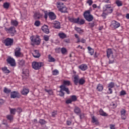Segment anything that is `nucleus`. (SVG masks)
<instances>
[{"instance_id": "nucleus-16", "label": "nucleus", "mask_w": 129, "mask_h": 129, "mask_svg": "<svg viewBox=\"0 0 129 129\" xmlns=\"http://www.w3.org/2000/svg\"><path fill=\"white\" fill-rule=\"evenodd\" d=\"M59 87H61V89H62V90L63 91H66V92H67V93L68 94H70V91L69 89L68 88V87H67L64 85L60 86Z\"/></svg>"}, {"instance_id": "nucleus-60", "label": "nucleus", "mask_w": 129, "mask_h": 129, "mask_svg": "<svg viewBox=\"0 0 129 129\" xmlns=\"http://www.w3.org/2000/svg\"><path fill=\"white\" fill-rule=\"evenodd\" d=\"M60 47H57L55 48V51L56 53H59L60 52Z\"/></svg>"}, {"instance_id": "nucleus-5", "label": "nucleus", "mask_w": 129, "mask_h": 129, "mask_svg": "<svg viewBox=\"0 0 129 129\" xmlns=\"http://www.w3.org/2000/svg\"><path fill=\"white\" fill-rule=\"evenodd\" d=\"M4 44L7 47H11L14 44V39L13 38H7L4 40Z\"/></svg>"}, {"instance_id": "nucleus-4", "label": "nucleus", "mask_w": 129, "mask_h": 129, "mask_svg": "<svg viewBox=\"0 0 129 129\" xmlns=\"http://www.w3.org/2000/svg\"><path fill=\"white\" fill-rule=\"evenodd\" d=\"M43 65V62L41 61H33L32 62V68L35 70H40Z\"/></svg>"}, {"instance_id": "nucleus-11", "label": "nucleus", "mask_w": 129, "mask_h": 129, "mask_svg": "<svg viewBox=\"0 0 129 129\" xmlns=\"http://www.w3.org/2000/svg\"><path fill=\"white\" fill-rule=\"evenodd\" d=\"M19 96V93L17 91H13L11 93V97L15 99L18 98Z\"/></svg>"}, {"instance_id": "nucleus-12", "label": "nucleus", "mask_w": 129, "mask_h": 129, "mask_svg": "<svg viewBox=\"0 0 129 129\" xmlns=\"http://www.w3.org/2000/svg\"><path fill=\"white\" fill-rule=\"evenodd\" d=\"M32 55L35 58H39L41 56L40 52L38 50H35L32 52Z\"/></svg>"}, {"instance_id": "nucleus-10", "label": "nucleus", "mask_w": 129, "mask_h": 129, "mask_svg": "<svg viewBox=\"0 0 129 129\" xmlns=\"http://www.w3.org/2000/svg\"><path fill=\"white\" fill-rule=\"evenodd\" d=\"M111 26L114 29H117V28L120 26V23H118L117 21H115V20H113L111 22Z\"/></svg>"}, {"instance_id": "nucleus-3", "label": "nucleus", "mask_w": 129, "mask_h": 129, "mask_svg": "<svg viewBox=\"0 0 129 129\" xmlns=\"http://www.w3.org/2000/svg\"><path fill=\"white\" fill-rule=\"evenodd\" d=\"M57 7L59 11L61 13L67 12V8L63 5L62 2H57Z\"/></svg>"}, {"instance_id": "nucleus-58", "label": "nucleus", "mask_w": 129, "mask_h": 129, "mask_svg": "<svg viewBox=\"0 0 129 129\" xmlns=\"http://www.w3.org/2000/svg\"><path fill=\"white\" fill-rule=\"evenodd\" d=\"M97 120V119L94 116L92 117V121L93 122V123H95Z\"/></svg>"}, {"instance_id": "nucleus-8", "label": "nucleus", "mask_w": 129, "mask_h": 129, "mask_svg": "<svg viewBox=\"0 0 129 129\" xmlns=\"http://www.w3.org/2000/svg\"><path fill=\"white\" fill-rule=\"evenodd\" d=\"M8 63L10 64L12 67H15L16 66V62L14 58H12V57H9L7 59Z\"/></svg>"}, {"instance_id": "nucleus-35", "label": "nucleus", "mask_w": 129, "mask_h": 129, "mask_svg": "<svg viewBox=\"0 0 129 129\" xmlns=\"http://www.w3.org/2000/svg\"><path fill=\"white\" fill-rule=\"evenodd\" d=\"M114 62V58L113 57V54H112V56H111L110 58H109V64H112Z\"/></svg>"}, {"instance_id": "nucleus-62", "label": "nucleus", "mask_w": 129, "mask_h": 129, "mask_svg": "<svg viewBox=\"0 0 129 129\" xmlns=\"http://www.w3.org/2000/svg\"><path fill=\"white\" fill-rule=\"evenodd\" d=\"M121 118L123 120H125V119L126 118V117L125 116V114H124L123 115H121Z\"/></svg>"}, {"instance_id": "nucleus-46", "label": "nucleus", "mask_w": 129, "mask_h": 129, "mask_svg": "<svg viewBox=\"0 0 129 129\" xmlns=\"http://www.w3.org/2000/svg\"><path fill=\"white\" fill-rule=\"evenodd\" d=\"M71 98L72 102L76 101L77 99V96L75 95L71 96Z\"/></svg>"}, {"instance_id": "nucleus-6", "label": "nucleus", "mask_w": 129, "mask_h": 129, "mask_svg": "<svg viewBox=\"0 0 129 129\" xmlns=\"http://www.w3.org/2000/svg\"><path fill=\"white\" fill-rule=\"evenodd\" d=\"M31 39L32 42L36 44H39L41 42V39H40L38 35H36V36H32Z\"/></svg>"}, {"instance_id": "nucleus-37", "label": "nucleus", "mask_w": 129, "mask_h": 129, "mask_svg": "<svg viewBox=\"0 0 129 129\" xmlns=\"http://www.w3.org/2000/svg\"><path fill=\"white\" fill-rule=\"evenodd\" d=\"M4 92L5 93H10L11 92V90L10 89L7 88V87H5L4 90Z\"/></svg>"}, {"instance_id": "nucleus-7", "label": "nucleus", "mask_w": 129, "mask_h": 129, "mask_svg": "<svg viewBox=\"0 0 129 129\" xmlns=\"http://www.w3.org/2000/svg\"><path fill=\"white\" fill-rule=\"evenodd\" d=\"M5 30L11 34L12 35H14L15 33H16V29L14 26H12L11 27L8 29L7 28H5Z\"/></svg>"}, {"instance_id": "nucleus-63", "label": "nucleus", "mask_w": 129, "mask_h": 129, "mask_svg": "<svg viewBox=\"0 0 129 129\" xmlns=\"http://www.w3.org/2000/svg\"><path fill=\"white\" fill-rule=\"evenodd\" d=\"M115 125H113V124H110V129H115Z\"/></svg>"}, {"instance_id": "nucleus-39", "label": "nucleus", "mask_w": 129, "mask_h": 129, "mask_svg": "<svg viewBox=\"0 0 129 129\" xmlns=\"http://www.w3.org/2000/svg\"><path fill=\"white\" fill-rule=\"evenodd\" d=\"M59 74V71L57 70V69H55V70H53L52 71V75H53V76H57V75Z\"/></svg>"}, {"instance_id": "nucleus-57", "label": "nucleus", "mask_w": 129, "mask_h": 129, "mask_svg": "<svg viewBox=\"0 0 129 129\" xmlns=\"http://www.w3.org/2000/svg\"><path fill=\"white\" fill-rule=\"evenodd\" d=\"M66 102L67 104L72 103V98L71 99H68V100H67Z\"/></svg>"}, {"instance_id": "nucleus-34", "label": "nucleus", "mask_w": 129, "mask_h": 129, "mask_svg": "<svg viewBox=\"0 0 129 129\" xmlns=\"http://www.w3.org/2000/svg\"><path fill=\"white\" fill-rule=\"evenodd\" d=\"M85 83V80L84 78H82L80 79L79 80V84L81 85L84 84Z\"/></svg>"}, {"instance_id": "nucleus-52", "label": "nucleus", "mask_w": 129, "mask_h": 129, "mask_svg": "<svg viewBox=\"0 0 129 129\" xmlns=\"http://www.w3.org/2000/svg\"><path fill=\"white\" fill-rule=\"evenodd\" d=\"M87 4H89V6H92V4L93 3V2L92 0H88L87 2Z\"/></svg>"}, {"instance_id": "nucleus-25", "label": "nucleus", "mask_w": 129, "mask_h": 129, "mask_svg": "<svg viewBox=\"0 0 129 129\" xmlns=\"http://www.w3.org/2000/svg\"><path fill=\"white\" fill-rule=\"evenodd\" d=\"M60 50L62 55H66L68 53V50L65 47H62L60 49Z\"/></svg>"}, {"instance_id": "nucleus-14", "label": "nucleus", "mask_w": 129, "mask_h": 129, "mask_svg": "<svg viewBox=\"0 0 129 129\" xmlns=\"http://www.w3.org/2000/svg\"><path fill=\"white\" fill-rule=\"evenodd\" d=\"M42 30L43 32H44L46 34L49 33V29H48V27L46 26V25H45L44 26H42Z\"/></svg>"}, {"instance_id": "nucleus-30", "label": "nucleus", "mask_w": 129, "mask_h": 129, "mask_svg": "<svg viewBox=\"0 0 129 129\" xmlns=\"http://www.w3.org/2000/svg\"><path fill=\"white\" fill-rule=\"evenodd\" d=\"M48 61L49 62H55V59L51 55L49 54L48 55Z\"/></svg>"}, {"instance_id": "nucleus-15", "label": "nucleus", "mask_w": 129, "mask_h": 129, "mask_svg": "<svg viewBox=\"0 0 129 129\" xmlns=\"http://www.w3.org/2000/svg\"><path fill=\"white\" fill-rule=\"evenodd\" d=\"M48 17L51 20H55V19H56V16L53 12H49L48 14Z\"/></svg>"}, {"instance_id": "nucleus-24", "label": "nucleus", "mask_w": 129, "mask_h": 129, "mask_svg": "<svg viewBox=\"0 0 129 129\" xmlns=\"http://www.w3.org/2000/svg\"><path fill=\"white\" fill-rule=\"evenodd\" d=\"M29 92V90L28 89L24 88L22 90V94H23V95H27V94H28Z\"/></svg>"}, {"instance_id": "nucleus-19", "label": "nucleus", "mask_w": 129, "mask_h": 129, "mask_svg": "<svg viewBox=\"0 0 129 129\" xmlns=\"http://www.w3.org/2000/svg\"><path fill=\"white\" fill-rule=\"evenodd\" d=\"M106 52H107V57L109 58V56H113V52L111 49H110V48L107 49Z\"/></svg>"}, {"instance_id": "nucleus-21", "label": "nucleus", "mask_w": 129, "mask_h": 129, "mask_svg": "<svg viewBox=\"0 0 129 129\" xmlns=\"http://www.w3.org/2000/svg\"><path fill=\"white\" fill-rule=\"evenodd\" d=\"M74 111L76 114H80L81 113V110L79 107H75Z\"/></svg>"}, {"instance_id": "nucleus-49", "label": "nucleus", "mask_w": 129, "mask_h": 129, "mask_svg": "<svg viewBox=\"0 0 129 129\" xmlns=\"http://www.w3.org/2000/svg\"><path fill=\"white\" fill-rule=\"evenodd\" d=\"M79 116H80V118L81 119L84 118V117H85V114H84V113H81V112L79 114Z\"/></svg>"}, {"instance_id": "nucleus-45", "label": "nucleus", "mask_w": 129, "mask_h": 129, "mask_svg": "<svg viewBox=\"0 0 129 129\" xmlns=\"http://www.w3.org/2000/svg\"><path fill=\"white\" fill-rule=\"evenodd\" d=\"M7 118L8 119V120H10L11 121H12V120H13V116L11 114H10L9 115H7Z\"/></svg>"}, {"instance_id": "nucleus-13", "label": "nucleus", "mask_w": 129, "mask_h": 129, "mask_svg": "<svg viewBox=\"0 0 129 129\" xmlns=\"http://www.w3.org/2000/svg\"><path fill=\"white\" fill-rule=\"evenodd\" d=\"M29 75V72L28 69H24L23 70L22 75V77L25 78V76H26V77H28Z\"/></svg>"}, {"instance_id": "nucleus-59", "label": "nucleus", "mask_w": 129, "mask_h": 129, "mask_svg": "<svg viewBox=\"0 0 129 129\" xmlns=\"http://www.w3.org/2000/svg\"><path fill=\"white\" fill-rule=\"evenodd\" d=\"M89 26H90L91 27H94V26H95L94 22H92V23H89Z\"/></svg>"}, {"instance_id": "nucleus-55", "label": "nucleus", "mask_w": 129, "mask_h": 129, "mask_svg": "<svg viewBox=\"0 0 129 129\" xmlns=\"http://www.w3.org/2000/svg\"><path fill=\"white\" fill-rule=\"evenodd\" d=\"M56 114H57V113L56 112V111H54L52 112L51 113L52 117H55Z\"/></svg>"}, {"instance_id": "nucleus-22", "label": "nucleus", "mask_w": 129, "mask_h": 129, "mask_svg": "<svg viewBox=\"0 0 129 129\" xmlns=\"http://www.w3.org/2000/svg\"><path fill=\"white\" fill-rule=\"evenodd\" d=\"M75 29L79 34H82L84 32L83 29H81V28L77 27V26H75Z\"/></svg>"}, {"instance_id": "nucleus-9", "label": "nucleus", "mask_w": 129, "mask_h": 129, "mask_svg": "<svg viewBox=\"0 0 129 129\" xmlns=\"http://www.w3.org/2000/svg\"><path fill=\"white\" fill-rule=\"evenodd\" d=\"M21 48L20 47H17L15 49V56H16V57H20L22 56V52H21Z\"/></svg>"}, {"instance_id": "nucleus-26", "label": "nucleus", "mask_w": 129, "mask_h": 129, "mask_svg": "<svg viewBox=\"0 0 129 129\" xmlns=\"http://www.w3.org/2000/svg\"><path fill=\"white\" fill-rule=\"evenodd\" d=\"M115 3L116 4L117 7H121L123 5L122 2L120 0H116L115 1Z\"/></svg>"}, {"instance_id": "nucleus-28", "label": "nucleus", "mask_w": 129, "mask_h": 129, "mask_svg": "<svg viewBox=\"0 0 129 129\" xmlns=\"http://www.w3.org/2000/svg\"><path fill=\"white\" fill-rule=\"evenodd\" d=\"M88 50H89V53L91 55H93V53H94V49L90 47V46H88Z\"/></svg>"}, {"instance_id": "nucleus-56", "label": "nucleus", "mask_w": 129, "mask_h": 129, "mask_svg": "<svg viewBox=\"0 0 129 129\" xmlns=\"http://www.w3.org/2000/svg\"><path fill=\"white\" fill-rule=\"evenodd\" d=\"M120 96H123V95H125L126 94V92L124 91V90H122L121 92H120Z\"/></svg>"}, {"instance_id": "nucleus-31", "label": "nucleus", "mask_w": 129, "mask_h": 129, "mask_svg": "<svg viewBox=\"0 0 129 129\" xmlns=\"http://www.w3.org/2000/svg\"><path fill=\"white\" fill-rule=\"evenodd\" d=\"M97 89L98 90V91H102V90H103V86L102 84H99L97 86Z\"/></svg>"}, {"instance_id": "nucleus-23", "label": "nucleus", "mask_w": 129, "mask_h": 129, "mask_svg": "<svg viewBox=\"0 0 129 129\" xmlns=\"http://www.w3.org/2000/svg\"><path fill=\"white\" fill-rule=\"evenodd\" d=\"M25 61L24 59L18 60V64L20 67H24L25 66Z\"/></svg>"}, {"instance_id": "nucleus-48", "label": "nucleus", "mask_w": 129, "mask_h": 129, "mask_svg": "<svg viewBox=\"0 0 129 129\" xmlns=\"http://www.w3.org/2000/svg\"><path fill=\"white\" fill-rule=\"evenodd\" d=\"M43 38L45 41H48L49 40V36H48V35H44V36H43Z\"/></svg>"}, {"instance_id": "nucleus-64", "label": "nucleus", "mask_w": 129, "mask_h": 129, "mask_svg": "<svg viewBox=\"0 0 129 129\" xmlns=\"http://www.w3.org/2000/svg\"><path fill=\"white\" fill-rule=\"evenodd\" d=\"M81 42L85 43L86 42V40L84 39V38H82V39L81 40Z\"/></svg>"}, {"instance_id": "nucleus-20", "label": "nucleus", "mask_w": 129, "mask_h": 129, "mask_svg": "<svg viewBox=\"0 0 129 129\" xmlns=\"http://www.w3.org/2000/svg\"><path fill=\"white\" fill-rule=\"evenodd\" d=\"M74 83L76 85H78V84L79 83V76L78 75H75L74 77Z\"/></svg>"}, {"instance_id": "nucleus-51", "label": "nucleus", "mask_w": 129, "mask_h": 129, "mask_svg": "<svg viewBox=\"0 0 129 129\" xmlns=\"http://www.w3.org/2000/svg\"><path fill=\"white\" fill-rule=\"evenodd\" d=\"M111 5H105L106 9L104 10V12L107 13V10L110 9Z\"/></svg>"}, {"instance_id": "nucleus-29", "label": "nucleus", "mask_w": 129, "mask_h": 129, "mask_svg": "<svg viewBox=\"0 0 129 129\" xmlns=\"http://www.w3.org/2000/svg\"><path fill=\"white\" fill-rule=\"evenodd\" d=\"M58 36L60 38L63 39L67 38V35L63 32H61L60 33L58 34Z\"/></svg>"}, {"instance_id": "nucleus-18", "label": "nucleus", "mask_w": 129, "mask_h": 129, "mask_svg": "<svg viewBox=\"0 0 129 129\" xmlns=\"http://www.w3.org/2000/svg\"><path fill=\"white\" fill-rule=\"evenodd\" d=\"M54 29H60V23L58 21H55L53 23Z\"/></svg>"}, {"instance_id": "nucleus-47", "label": "nucleus", "mask_w": 129, "mask_h": 129, "mask_svg": "<svg viewBox=\"0 0 129 129\" xmlns=\"http://www.w3.org/2000/svg\"><path fill=\"white\" fill-rule=\"evenodd\" d=\"M9 6L10 4L8 3L4 4V7L5 8V9H9Z\"/></svg>"}, {"instance_id": "nucleus-17", "label": "nucleus", "mask_w": 129, "mask_h": 129, "mask_svg": "<svg viewBox=\"0 0 129 129\" xmlns=\"http://www.w3.org/2000/svg\"><path fill=\"white\" fill-rule=\"evenodd\" d=\"M79 68L82 71H85L88 68L87 64H82L81 66H79Z\"/></svg>"}, {"instance_id": "nucleus-44", "label": "nucleus", "mask_w": 129, "mask_h": 129, "mask_svg": "<svg viewBox=\"0 0 129 129\" xmlns=\"http://www.w3.org/2000/svg\"><path fill=\"white\" fill-rule=\"evenodd\" d=\"M39 123H40V124L43 125L46 123V121H45V120L43 119H40V120H39Z\"/></svg>"}, {"instance_id": "nucleus-50", "label": "nucleus", "mask_w": 129, "mask_h": 129, "mask_svg": "<svg viewBox=\"0 0 129 129\" xmlns=\"http://www.w3.org/2000/svg\"><path fill=\"white\" fill-rule=\"evenodd\" d=\"M41 24V23L39 20H37L35 21V23H34L35 26H39Z\"/></svg>"}, {"instance_id": "nucleus-36", "label": "nucleus", "mask_w": 129, "mask_h": 129, "mask_svg": "<svg viewBox=\"0 0 129 129\" xmlns=\"http://www.w3.org/2000/svg\"><path fill=\"white\" fill-rule=\"evenodd\" d=\"M2 71L5 73H10V70H9V69H8V68L7 67L2 68Z\"/></svg>"}, {"instance_id": "nucleus-54", "label": "nucleus", "mask_w": 129, "mask_h": 129, "mask_svg": "<svg viewBox=\"0 0 129 129\" xmlns=\"http://www.w3.org/2000/svg\"><path fill=\"white\" fill-rule=\"evenodd\" d=\"M4 103L5 100H4V99H0V107L1 106V105H4Z\"/></svg>"}, {"instance_id": "nucleus-61", "label": "nucleus", "mask_w": 129, "mask_h": 129, "mask_svg": "<svg viewBox=\"0 0 129 129\" xmlns=\"http://www.w3.org/2000/svg\"><path fill=\"white\" fill-rule=\"evenodd\" d=\"M113 91H112V89H111L110 87H108V93H109V94H111L112 93Z\"/></svg>"}, {"instance_id": "nucleus-38", "label": "nucleus", "mask_w": 129, "mask_h": 129, "mask_svg": "<svg viewBox=\"0 0 129 129\" xmlns=\"http://www.w3.org/2000/svg\"><path fill=\"white\" fill-rule=\"evenodd\" d=\"M10 111L11 114H15L17 111V110L16 109V108H10Z\"/></svg>"}, {"instance_id": "nucleus-27", "label": "nucleus", "mask_w": 129, "mask_h": 129, "mask_svg": "<svg viewBox=\"0 0 129 129\" xmlns=\"http://www.w3.org/2000/svg\"><path fill=\"white\" fill-rule=\"evenodd\" d=\"M63 85L64 86H70V85H71V83L70 81H66L64 80L63 81Z\"/></svg>"}, {"instance_id": "nucleus-1", "label": "nucleus", "mask_w": 129, "mask_h": 129, "mask_svg": "<svg viewBox=\"0 0 129 129\" xmlns=\"http://www.w3.org/2000/svg\"><path fill=\"white\" fill-rule=\"evenodd\" d=\"M68 20L73 23H77L80 25H83L85 22V20L81 19L80 20L79 17L78 18H74V17H68Z\"/></svg>"}, {"instance_id": "nucleus-43", "label": "nucleus", "mask_w": 129, "mask_h": 129, "mask_svg": "<svg viewBox=\"0 0 129 129\" xmlns=\"http://www.w3.org/2000/svg\"><path fill=\"white\" fill-rule=\"evenodd\" d=\"M60 90L59 91V96H64V93L63 92V89L61 88V87H60Z\"/></svg>"}, {"instance_id": "nucleus-41", "label": "nucleus", "mask_w": 129, "mask_h": 129, "mask_svg": "<svg viewBox=\"0 0 129 129\" xmlns=\"http://www.w3.org/2000/svg\"><path fill=\"white\" fill-rule=\"evenodd\" d=\"M115 86V84L113 82H110L108 84V87H110L111 89V88H113V87Z\"/></svg>"}, {"instance_id": "nucleus-40", "label": "nucleus", "mask_w": 129, "mask_h": 129, "mask_svg": "<svg viewBox=\"0 0 129 129\" xmlns=\"http://www.w3.org/2000/svg\"><path fill=\"white\" fill-rule=\"evenodd\" d=\"M12 25L14 26H17L18 25V21L16 20H12Z\"/></svg>"}, {"instance_id": "nucleus-33", "label": "nucleus", "mask_w": 129, "mask_h": 129, "mask_svg": "<svg viewBox=\"0 0 129 129\" xmlns=\"http://www.w3.org/2000/svg\"><path fill=\"white\" fill-rule=\"evenodd\" d=\"M40 16H41V15L39 14V13H36L34 15V19H35L36 20H38V19H40Z\"/></svg>"}, {"instance_id": "nucleus-32", "label": "nucleus", "mask_w": 129, "mask_h": 129, "mask_svg": "<svg viewBox=\"0 0 129 129\" xmlns=\"http://www.w3.org/2000/svg\"><path fill=\"white\" fill-rule=\"evenodd\" d=\"M99 114H100V115L101 116H107L108 114L104 112V111H103V109H101L100 110H99Z\"/></svg>"}, {"instance_id": "nucleus-2", "label": "nucleus", "mask_w": 129, "mask_h": 129, "mask_svg": "<svg viewBox=\"0 0 129 129\" xmlns=\"http://www.w3.org/2000/svg\"><path fill=\"white\" fill-rule=\"evenodd\" d=\"M84 17L88 22H91L94 19V17L91 15L90 10L85 11L84 13Z\"/></svg>"}, {"instance_id": "nucleus-53", "label": "nucleus", "mask_w": 129, "mask_h": 129, "mask_svg": "<svg viewBox=\"0 0 129 129\" xmlns=\"http://www.w3.org/2000/svg\"><path fill=\"white\" fill-rule=\"evenodd\" d=\"M120 112L121 114V116H122L123 114H125L126 113V111L125 109H122L120 110Z\"/></svg>"}, {"instance_id": "nucleus-42", "label": "nucleus", "mask_w": 129, "mask_h": 129, "mask_svg": "<svg viewBox=\"0 0 129 129\" xmlns=\"http://www.w3.org/2000/svg\"><path fill=\"white\" fill-rule=\"evenodd\" d=\"M113 12V9L111 7V6L110 7V8H109L107 11H106V15H108V14H111V13Z\"/></svg>"}]
</instances>
